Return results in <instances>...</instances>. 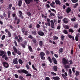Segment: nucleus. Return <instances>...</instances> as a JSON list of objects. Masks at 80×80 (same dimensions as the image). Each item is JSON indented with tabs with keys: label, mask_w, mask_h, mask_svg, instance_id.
Returning a JSON list of instances; mask_svg holds the SVG:
<instances>
[{
	"label": "nucleus",
	"mask_w": 80,
	"mask_h": 80,
	"mask_svg": "<svg viewBox=\"0 0 80 80\" xmlns=\"http://www.w3.org/2000/svg\"><path fill=\"white\" fill-rule=\"evenodd\" d=\"M18 72L20 73H25V74H28V72L25 69L18 70Z\"/></svg>",
	"instance_id": "nucleus-1"
},
{
	"label": "nucleus",
	"mask_w": 80,
	"mask_h": 80,
	"mask_svg": "<svg viewBox=\"0 0 80 80\" xmlns=\"http://www.w3.org/2000/svg\"><path fill=\"white\" fill-rule=\"evenodd\" d=\"M15 38L16 39H18V42H20V41L22 42V41L23 40L22 38L21 37L20 35H18V36H16Z\"/></svg>",
	"instance_id": "nucleus-2"
},
{
	"label": "nucleus",
	"mask_w": 80,
	"mask_h": 80,
	"mask_svg": "<svg viewBox=\"0 0 80 80\" xmlns=\"http://www.w3.org/2000/svg\"><path fill=\"white\" fill-rule=\"evenodd\" d=\"M41 58L42 60H45V58L44 57L45 55V54L43 52H41L40 53Z\"/></svg>",
	"instance_id": "nucleus-3"
},
{
	"label": "nucleus",
	"mask_w": 80,
	"mask_h": 80,
	"mask_svg": "<svg viewBox=\"0 0 80 80\" xmlns=\"http://www.w3.org/2000/svg\"><path fill=\"white\" fill-rule=\"evenodd\" d=\"M38 35H39L40 36H43L44 35H45V34L44 33V32L42 31H38Z\"/></svg>",
	"instance_id": "nucleus-4"
},
{
	"label": "nucleus",
	"mask_w": 80,
	"mask_h": 80,
	"mask_svg": "<svg viewBox=\"0 0 80 80\" xmlns=\"http://www.w3.org/2000/svg\"><path fill=\"white\" fill-rule=\"evenodd\" d=\"M3 64V66L5 68H8V64L7 62H3L2 63Z\"/></svg>",
	"instance_id": "nucleus-5"
},
{
	"label": "nucleus",
	"mask_w": 80,
	"mask_h": 80,
	"mask_svg": "<svg viewBox=\"0 0 80 80\" xmlns=\"http://www.w3.org/2000/svg\"><path fill=\"white\" fill-rule=\"evenodd\" d=\"M68 62V60H66L65 58L62 59V62L64 64H67Z\"/></svg>",
	"instance_id": "nucleus-6"
},
{
	"label": "nucleus",
	"mask_w": 80,
	"mask_h": 80,
	"mask_svg": "<svg viewBox=\"0 0 80 80\" xmlns=\"http://www.w3.org/2000/svg\"><path fill=\"white\" fill-rule=\"evenodd\" d=\"M17 1L18 2V6L19 7H21L22 4V1L21 0H18Z\"/></svg>",
	"instance_id": "nucleus-7"
},
{
	"label": "nucleus",
	"mask_w": 80,
	"mask_h": 80,
	"mask_svg": "<svg viewBox=\"0 0 80 80\" xmlns=\"http://www.w3.org/2000/svg\"><path fill=\"white\" fill-rule=\"evenodd\" d=\"M51 23V27L52 28H54V26H55L54 23L53 22V21L51 20L50 21Z\"/></svg>",
	"instance_id": "nucleus-8"
},
{
	"label": "nucleus",
	"mask_w": 80,
	"mask_h": 80,
	"mask_svg": "<svg viewBox=\"0 0 80 80\" xmlns=\"http://www.w3.org/2000/svg\"><path fill=\"white\" fill-rule=\"evenodd\" d=\"M52 61H53V62L55 64H56V65H57V60H56V59L55 58H52Z\"/></svg>",
	"instance_id": "nucleus-9"
},
{
	"label": "nucleus",
	"mask_w": 80,
	"mask_h": 80,
	"mask_svg": "<svg viewBox=\"0 0 80 80\" xmlns=\"http://www.w3.org/2000/svg\"><path fill=\"white\" fill-rule=\"evenodd\" d=\"M55 2L56 3V4L57 5H60L61 4V2L59 0H56L55 1Z\"/></svg>",
	"instance_id": "nucleus-10"
},
{
	"label": "nucleus",
	"mask_w": 80,
	"mask_h": 80,
	"mask_svg": "<svg viewBox=\"0 0 80 80\" xmlns=\"http://www.w3.org/2000/svg\"><path fill=\"white\" fill-rule=\"evenodd\" d=\"M18 59L16 58L13 60V63L14 64H17L18 63V61H17Z\"/></svg>",
	"instance_id": "nucleus-11"
},
{
	"label": "nucleus",
	"mask_w": 80,
	"mask_h": 80,
	"mask_svg": "<svg viewBox=\"0 0 80 80\" xmlns=\"http://www.w3.org/2000/svg\"><path fill=\"white\" fill-rule=\"evenodd\" d=\"M55 4V2H52V3L50 4V5L53 8H55V6H54Z\"/></svg>",
	"instance_id": "nucleus-12"
},
{
	"label": "nucleus",
	"mask_w": 80,
	"mask_h": 80,
	"mask_svg": "<svg viewBox=\"0 0 80 80\" xmlns=\"http://www.w3.org/2000/svg\"><path fill=\"white\" fill-rule=\"evenodd\" d=\"M63 22L65 23H68V19L67 18H65L63 19Z\"/></svg>",
	"instance_id": "nucleus-13"
},
{
	"label": "nucleus",
	"mask_w": 80,
	"mask_h": 80,
	"mask_svg": "<svg viewBox=\"0 0 80 80\" xmlns=\"http://www.w3.org/2000/svg\"><path fill=\"white\" fill-rule=\"evenodd\" d=\"M52 78L55 80H59L60 79V78L58 77H52Z\"/></svg>",
	"instance_id": "nucleus-14"
},
{
	"label": "nucleus",
	"mask_w": 80,
	"mask_h": 80,
	"mask_svg": "<svg viewBox=\"0 0 80 80\" xmlns=\"http://www.w3.org/2000/svg\"><path fill=\"white\" fill-rule=\"evenodd\" d=\"M71 8H68L67 9L66 12L67 13H68L69 12H71Z\"/></svg>",
	"instance_id": "nucleus-15"
},
{
	"label": "nucleus",
	"mask_w": 80,
	"mask_h": 80,
	"mask_svg": "<svg viewBox=\"0 0 80 80\" xmlns=\"http://www.w3.org/2000/svg\"><path fill=\"white\" fill-rule=\"evenodd\" d=\"M25 1L26 2V3L28 4H29V3L32 1V0H25Z\"/></svg>",
	"instance_id": "nucleus-16"
},
{
	"label": "nucleus",
	"mask_w": 80,
	"mask_h": 80,
	"mask_svg": "<svg viewBox=\"0 0 80 80\" xmlns=\"http://www.w3.org/2000/svg\"><path fill=\"white\" fill-rule=\"evenodd\" d=\"M4 54V52L2 50H0V56H2Z\"/></svg>",
	"instance_id": "nucleus-17"
},
{
	"label": "nucleus",
	"mask_w": 80,
	"mask_h": 80,
	"mask_svg": "<svg viewBox=\"0 0 80 80\" xmlns=\"http://www.w3.org/2000/svg\"><path fill=\"white\" fill-rule=\"evenodd\" d=\"M13 50L14 51L15 53H17V48H15V46L13 47Z\"/></svg>",
	"instance_id": "nucleus-18"
},
{
	"label": "nucleus",
	"mask_w": 80,
	"mask_h": 80,
	"mask_svg": "<svg viewBox=\"0 0 80 80\" xmlns=\"http://www.w3.org/2000/svg\"><path fill=\"white\" fill-rule=\"evenodd\" d=\"M58 39V38L56 36H53V40H57Z\"/></svg>",
	"instance_id": "nucleus-19"
},
{
	"label": "nucleus",
	"mask_w": 80,
	"mask_h": 80,
	"mask_svg": "<svg viewBox=\"0 0 80 80\" xmlns=\"http://www.w3.org/2000/svg\"><path fill=\"white\" fill-rule=\"evenodd\" d=\"M28 48H29V51H30V52H32L33 50H32V48L31 46H29Z\"/></svg>",
	"instance_id": "nucleus-20"
},
{
	"label": "nucleus",
	"mask_w": 80,
	"mask_h": 80,
	"mask_svg": "<svg viewBox=\"0 0 80 80\" xmlns=\"http://www.w3.org/2000/svg\"><path fill=\"white\" fill-rule=\"evenodd\" d=\"M39 45L40 46H42L43 45V42L42 41H39Z\"/></svg>",
	"instance_id": "nucleus-21"
},
{
	"label": "nucleus",
	"mask_w": 80,
	"mask_h": 80,
	"mask_svg": "<svg viewBox=\"0 0 80 80\" xmlns=\"http://www.w3.org/2000/svg\"><path fill=\"white\" fill-rule=\"evenodd\" d=\"M64 28H65V29H69V27L67 25H66L64 26Z\"/></svg>",
	"instance_id": "nucleus-22"
},
{
	"label": "nucleus",
	"mask_w": 80,
	"mask_h": 80,
	"mask_svg": "<svg viewBox=\"0 0 80 80\" xmlns=\"http://www.w3.org/2000/svg\"><path fill=\"white\" fill-rule=\"evenodd\" d=\"M53 69L54 70H55V71H57V67L56 66H54Z\"/></svg>",
	"instance_id": "nucleus-23"
},
{
	"label": "nucleus",
	"mask_w": 80,
	"mask_h": 80,
	"mask_svg": "<svg viewBox=\"0 0 80 80\" xmlns=\"http://www.w3.org/2000/svg\"><path fill=\"white\" fill-rule=\"evenodd\" d=\"M48 59L50 62L52 63V62H53L52 60V59L50 58L49 57H48Z\"/></svg>",
	"instance_id": "nucleus-24"
},
{
	"label": "nucleus",
	"mask_w": 80,
	"mask_h": 80,
	"mask_svg": "<svg viewBox=\"0 0 80 80\" xmlns=\"http://www.w3.org/2000/svg\"><path fill=\"white\" fill-rule=\"evenodd\" d=\"M63 33H65V34H68V32H67V31L66 30H64L63 31Z\"/></svg>",
	"instance_id": "nucleus-25"
},
{
	"label": "nucleus",
	"mask_w": 80,
	"mask_h": 80,
	"mask_svg": "<svg viewBox=\"0 0 80 80\" xmlns=\"http://www.w3.org/2000/svg\"><path fill=\"white\" fill-rule=\"evenodd\" d=\"M73 3H77L78 2V0H71Z\"/></svg>",
	"instance_id": "nucleus-26"
},
{
	"label": "nucleus",
	"mask_w": 80,
	"mask_h": 80,
	"mask_svg": "<svg viewBox=\"0 0 80 80\" xmlns=\"http://www.w3.org/2000/svg\"><path fill=\"white\" fill-rule=\"evenodd\" d=\"M78 5V3H77L75 4V5H74V8H77V7Z\"/></svg>",
	"instance_id": "nucleus-27"
},
{
	"label": "nucleus",
	"mask_w": 80,
	"mask_h": 80,
	"mask_svg": "<svg viewBox=\"0 0 80 80\" xmlns=\"http://www.w3.org/2000/svg\"><path fill=\"white\" fill-rule=\"evenodd\" d=\"M74 28H77L78 27V24L77 23L75 24L74 25Z\"/></svg>",
	"instance_id": "nucleus-28"
},
{
	"label": "nucleus",
	"mask_w": 80,
	"mask_h": 80,
	"mask_svg": "<svg viewBox=\"0 0 80 80\" xmlns=\"http://www.w3.org/2000/svg\"><path fill=\"white\" fill-rule=\"evenodd\" d=\"M32 35H35L37 34V33L35 31H32Z\"/></svg>",
	"instance_id": "nucleus-29"
},
{
	"label": "nucleus",
	"mask_w": 80,
	"mask_h": 80,
	"mask_svg": "<svg viewBox=\"0 0 80 80\" xmlns=\"http://www.w3.org/2000/svg\"><path fill=\"white\" fill-rule=\"evenodd\" d=\"M27 14L28 16H29V17H31L32 16V14H31V13H30V12H28Z\"/></svg>",
	"instance_id": "nucleus-30"
},
{
	"label": "nucleus",
	"mask_w": 80,
	"mask_h": 80,
	"mask_svg": "<svg viewBox=\"0 0 80 80\" xmlns=\"http://www.w3.org/2000/svg\"><path fill=\"white\" fill-rule=\"evenodd\" d=\"M75 67H73L72 68V71L74 73H75Z\"/></svg>",
	"instance_id": "nucleus-31"
},
{
	"label": "nucleus",
	"mask_w": 80,
	"mask_h": 80,
	"mask_svg": "<svg viewBox=\"0 0 80 80\" xmlns=\"http://www.w3.org/2000/svg\"><path fill=\"white\" fill-rule=\"evenodd\" d=\"M62 76L63 77V78H64V79H66L67 78V77L65 76V75L64 74H62Z\"/></svg>",
	"instance_id": "nucleus-32"
},
{
	"label": "nucleus",
	"mask_w": 80,
	"mask_h": 80,
	"mask_svg": "<svg viewBox=\"0 0 80 80\" xmlns=\"http://www.w3.org/2000/svg\"><path fill=\"white\" fill-rule=\"evenodd\" d=\"M63 48H60L59 50L60 52L61 53H62V52H63Z\"/></svg>",
	"instance_id": "nucleus-33"
},
{
	"label": "nucleus",
	"mask_w": 80,
	"mask_h": 80,
	"mask_svg": "<svg viewBox=\"0 0 80 80\" xmlns=\"http://www.w3.org/2000/svg\"><path fill=\"white\" fill-rule=\"evenodd\" d=\"M17 54H18V55H21V52H20V51L18 50L17 51Z\"/></svg>",
	"instance_id": "nucleus-34"
},
{
	"label": "nucleus",
	"mask_w": 80,
	"mask_h": 80,
	"mask_svg": "<svg viewBox=\"0 0 80 80\" xmlns=\"http://www.w3.org/2000/svg\"><path fill=\"white\" fill-rule=\"evenodd\" d=\"M19 62L20 64H22V63H23V61L21 59L19 60Z\"/></svg>",
	"instance_id": "nucleus-35"
},
{
	"label": "nucleus",
	"mask_w": 80,
	"mask_h": 80,
	"mask_svg": "<svg viewBox=\"0 0 80 80\" xmlns=\"http://www.w3.org/2000/svg\"><path fill=\"white\" fill-rule=\"evenodd\" d=\"M12 7V4H10L8 6V8L9 9H11V7Z\"/></svg>",
	"instance_id": "nucleus-36"
},
{
	"label": "nucleus",
	"mask_w": 80,
	"mask_h": 80,
	"mask_svg": "<svg viewBox=\"0 0 80 80\" xmlns=\"http://www.w3.org/2000/svg\"><path fill=\"white\" fill-rule=\"evenodd\" d=\"M22 32L23 33H24L25 32V28H22Z\"/></svg>",
	"instance_id": "nucleus-37"
},
{
	"label": "nucleus",
	"mask_w": 80,
	"mask_h": 80,
	"mask_svg": "<svg viewBox=\"0 0 80 80\" xmlns=\"http://www.w3.org/2000/svg\"><path fill=\"white\" fill-rule=\"evenodd\" d=\"M5 35H3L2 37V40H4V39H5Z\"/></svg>",
	"instance_id": "nucleus-38"
},
{
	"label": "nucleus",
	"mask_w": 80,
	"mask_h": 80,
	"mask_svg": "<svg viewBox=\"0 0 80 80\" xmlns=\"http://www.w3.org/2000/svg\"><path fill=\"white\" fill-rule=\"evenodd\" d=\"M8 37H11V33H10V32H8Z\"/></svg>",
	"instance_id": "nucleus-39"
},
{
	"label": "nucleus",
	"mask_w": 80,
	"mask_h": 80,
	"mask_svg": "<svg viewBox=\"0 0 80 80\" xmlns=\"http://www.w3.org/2000/svg\"><path fill=\"white\" fill-rule=\"evenodd\" d=\"M8 56H10L11 55V52L10 51H8Z\"/></svg>",
	"instance_id": "nucleus-40"
},
{
	"label": "nucleus",
	"mask_w": 80,
	"mask_h": 80,
	"mask_svg": "<svg viewBox=\"0 0 80 80\" xmlns=\"http://www.w3.org/2000/svg\"><path fill=\"white\" fill-rule=\"evenodd\" d=\"M69 32H72V33H73V30L72 29H69Z\"/></svg>",
	"instance_id": "nucleus-41"
},
{
	"label": "nucleus",
	"mask_w": 80,
	"mask_h": 80,
	"mask_svg": "<svg viewBox=\"0 0 80 80\" xmlns=\"http://www.w3.org/2000/svg\"><path fill=\"white\" fill-rule=\"evenodd\" d=\"M32 67L33 68V69L34 70H37V68H35V66H34V65H32Z\"/></svg>",
	"instance_id": "nucleus-42"
},
{
	"label": "nucleus",
	"mask_w": 80,
	"mask_h": 80,
	"mask_svg": "<svg viewBox=\"0 0 80 80\" xmlns=\"http://www.w3.org/2000/svg\"><path fill=\"white\" fill-rule=\"evenodd\" d=\"M58 18L59 19H62L63 18V16H58Z\"/></svg>",
	"instance_id": "nucleus-43"
},
{
	"label": "nucleus",
	"mask_w": 80,
	"mask_h": 80,
	"mask_svg": "<svg viewBox=\"0 0 80 80\" xmlns=\"http://www.w3.org/2000/svg\"><path fill=\"white\" fill-rule=\"evenodd\" d=\"M14 43L15 46H16V47H17V42L16 41H14Z\"/></svg>",
	"instance_id": "nucleus-44"
},
{
	"label": "nucleus",
	"mask_w": 80,
	"mask_h": 80,
	"mask_svg": "<svg viewBox=\"0 0 80 80\" xmlns=\"http://www.w3.org/2000/svg\"><path fill=\"white\" fill-rule=\"evenodd\" d=\"M26 77H28L29 76L30 77H32V75L30 73H28L26 75Z\"/></svg>",
	"instance_id": "nucleus-45"
},
{
	"label": "nucleus",
	"mask_w": 80,
	"mask_h": 80,
	"mask_svg": "<svg viewBox=\"0 0 80 80\" xmlns=\"http://www.w3.org/2000/svg\"><path fill=\"white\" fill-rule=\"evenodd\" d=\"M65 68L67 69V68H69V66L68 65H65L64 66Z\"/></svg>",
	"instance_id": "nucleus-46"
},
{
	"label": "nucleus",
	"mask_w": 80,
	"mask_h": 80,
	"mask_svg": "<svg viewBox=\"0 0 80 80\" xmlns=\"http://www.w3.org/2000/svg\"><path fill=\"white\" fill-rule=\"evenodd\" d=\"M50 15L51 16H55V13H51L50 14Z\"/></svg>",
	"instance_id": "nucleus-47"
},
{
	"label": "nucleus",
	"mask_w": 80,
	"mask_h": 80,
	"mask_svg": "<svg viewBox=\"0 0 80 80\" xmlns=\"http://www.w3.org/2000/svg\"><path fill=\"white\" fill-rule=\"evenodd\" d=\"M51 10L52 12H54V13H56V11L55 9H51Z\"/></svg>",
	"instance_id": "nucleus-48"
},
{
	"label": "nucleus",
	"mask_w": 80,
	"mask_h": 80,
	"mask_svg": "<svg viewBox=\"0 0 80 80\" xmlns=\"http://www.w3.org/2000/svg\"><path fill=\"white\" fill-rule=\"evenodd\" d=\"M79 75V72L78 71H76V76H78Z\"/></svg>",
	"instance_id": "nucleus-49"
},
{
	"label": "nucleus",
	"mask_w": 80,
	"mask_h": 80,
	"mask_svg": "<svg viewBox=\"0 0 80 80\" xmlns=\"http://www.w3.org/2000/svg\"><path fill=\"white\" fill-rule=\"evenodd\" d=\"M68 37L69 38H72V36L69 34H68Z\"/></svg>",
	"instance_id": "nucleus-50"
},
{
	"label": "nucleus",
	"mask_w": 80,
	"mask_h": 80,
	"mask_svg": "<svg viewBox=\"0 0 80 80\" xmlns=\"http://www.w3.org/2000/svg\"><path fill=\"white\" fill-rule=\"evenodd\" d=\"M28 38H31V39H32L33 38V37L32 35H30L28 36Z\"/></svg>",
	"instance_id": "nucleus-51"
},
{
	"label": "nucleus",
	"mask_w": 80,
	"mask_h": 80,
	"mask_svg": "<svg viewBox=\"0 0 80 80\" xmlns=\"http://www.w3.org/2000/svg\"><path fill=\"white\" fill-rule=\"evenodd\" d=\"M40 25L39 24H38L36 25V27L37 28H40Z\"/></svg>",
	"instance_id": "nucleus-52"
},
{
	"label": "nucleus",
	"mask_w": 80,
	"mask_h": 80,
	"mask_svg": "<svg viewBox=\"0 0 80 80\" xmlns=\"http://www.w3.org/2000/svg\"><path fill=\"white\" fill-rule=\"evenodd\" d=\"M19 79H20L21 80H23V77L21 76H19Z\"/></svg>",
	"instance_id": "nucleus-53"
},
{
	"label": "nucleus",
	"mask_w": 80,
	"mask_h": 80,
	"mask_svg": "<svg viewBox=\"0 0 80 80\" xmlns=\"http://www.w3.org/2000/svg\"><path fill=\"white\" fill-rule=\"evenodd\" d=\"M71 21L72 22H75V18H72Z\"/></svg>",
	"instance_id": "nucleus-54"
},
{
	"label": "nucleus",
	"mask_w": 80,
	"mask_h": 80,
	"mask_svg": "<svg viewBox=\"0 0 80 80\" xmlns=\"http://www.w3.org/2000/svg\"><path fill=\"white\" fill-rule=\"evenodd\" d=\"M32 26H33V25H32V24H30L29 25V28H32Z\"/></svg>",
	"instance_id": "nucleus-55"
},
{
	"label": "nucleus",
	"mask_w": 80,
	"mask_h": 80,
	"mask_svg": "<svg viewBox=\"0 0 80 80\" xmlns=\"http://www.w3.org/2000/svg\"><path fill=\"white\" fill-rule=\"evenodd\" d=\"M14 76L17 78H18V75L17 74H15Z\"/></svg>",
	"instance_id": "nucleus-56"
},
{
	"label": "nucleus",
	"mask_w": 80,
	"mask_h": 80,
	"mask_svg": "<svg viewBox=\"0 0 80 80\" xmlns=\"http://www.w3.org/2000/svg\"><path fill=\"white\" fill-rule=\"evenodd\" d=\"M78 37H77V36H76L75 39H76V41H78Z\"/></svg>",
	"instance_id": "nucleus-57"
},
{
	"label": "nucleus",
	"mask_w": 80,
	"mask_h": 80,
	"mask_svg": "<svg viewBox=\"0 0 80 80\" xmlns=\"http://www.w3.org/2000/svg\"><path fill=\"white\" fill-rule=\"evenodd\" d=\"M45 80H50V78L47 77L45 78Z\"/></svg>",
	"instance_id": "nucleus-58"
},
{
	"label": "nucleus",
	"mask_w": 80,
	"mask_h": 80,
	"mask_svg": "<svg viewBox=\"0 0 80 80\" xmlns=\"http://www.w3.org/2000/svg\"><path fill=\"white\" fill-rule=\"evenodd\" d=\"M20 22V19H17V24H18Z\"/></svg>",
	"instance_id": "nucleus-59"
},
{
	"label": "nucleus",
	"mask_w": 80,
	"mask_h": 80,
	"mask_svg": "<svg viewBox=\"0 0 80 80\" xmlns=\"http://www.w3.org/2000/svg\"><path fill=\"white\" fill-rule=\"evenodd\" d=\"M61 38L62 40H63V39H64V36H62L61 37Z\"/></svg>",
	"instance_id": "nucleus-60"
},
{
	"label": "nucleus",
	"mask_w": 80,
	"mask_h": 80,
	"mask_svg": "<svg viewBox=\"0 0 80 80\" xmlns=\"http://www.w3.org/2000/svg\"><path fill=\"white\" fill-rule=\"evenodd\" d=\"M26 68H27V69H29L30 68V67H29V66H28V65L27 64L26 65Z\"/></svg>",
	"instance_id": "nucleus-61"
},
{
	"label": "nucleus",
	"mask_w": 80,
	"mask_h": 80,
	"mask_svg": "<svg viewBox=\"0 0 80 80\" xmlns=\"http://www.w3.org/2000/svg\"><path fill=\"white\" fill-rule=\"evenodd\" d=\"M51 74H52V75H56V73H54L53 72H51Z\"/></svg>",
	"instance_id": "nucleus-62"
},
{
	"label": "nucleus",
	"mask_w": 80,
	"mask_h": 80,
	"mask_svg": "<svg viewBox=\"0 0 80 80\" xmlns=\"http://www.w3.org/2000/svg\"><path fill=\"white\" fill-rule=\"evenodd\" d=\"M57 29H58V30H59V29H60V26H58L57 27Z\"/></svg>",
	"instance_id": "nucleus-63"
},
{
	"label": "nucleus",
	"mask_w": 80,
	"mask_h": 80,
	"mask_svg": "<svg viewBox=\"0 0 80 80\" xmlns=\"http://www.w3.org/2000/svg\"><path fill=\"white\" fill-rule=\"evenodd\" d=\"M32 41L33 42V43H36V40H35V39H32Z\"/></svg>",
	"instance_id": "nucleus-64"
}]
</instances>
